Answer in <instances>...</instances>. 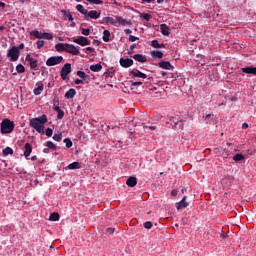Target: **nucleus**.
<instances>
[{"label":"nucleus","mask_w":256,"mask_h":256,"mask_svg":"<svg viewBox=\"0 0 256 256\" xmlns=\"http://www.w3.org/2000/svg\"><path fill=\"white\" fill-rule=\"evenodd\" d=\"M160 69H166L168 71H170V69H173V66L171 65V62L169 61H160L158 63Z\"/></svg>","instance_id":"f3484780"},{"label":"nucleus","mask_w":256,"mask_h":256,"mask_svg":"<svg viewBox=\"0 0 256 256\" xmlns=\"http://www.w3.org/2000/svg\"><path fill=\"white\" fill-rule=\"evenodd\" d=\"M155 129H157L155 126H144L145 133H149V131H155Z\"/></svg>","instance_id":"a19ab883"},{"label":"nucleus","mask_w":256,"mask_h":256,"mask_svg":"<svg viewBox=\"0 0 256 256\" xmlns=\"http://www.w3.org/2000/svg\"><path fill=\"white\" fill-rule=\"evenodd\" d=\"M132 58L135 61H138V63H147V57H145L142 54H136V55L132 56Z\"/></svg>","instance_id":"412c9836"},{"label":"nucleus","mask_w":256,"mask_h":256,"mask_svg":"<svg viewBox=\"0 0 256 256\" xmlns=\"http://www.w3.org/2000/svg\"><path fill=\"white\" fill-rule=\"evenodd\" d=\"M129 41H131V43H135V41H139V37L130 35L129 36Z\"/></svg>","instance_id":"49530a36"},{"label":"nucleus","mask_w":256,"mask_h":256,"mask_svg":"<svg viewBox=\"0 0 256 256\" xmlns=\"http://www.w3.org/2000/svg\"><path fill=\"white\" fill-rule=\"evenodd\" d=\"M54 111H56L57 113H59L61 111V108H59V106H55L54 107Z\"/></svg>","instance_id":"4d7b16f0"},{"label":"nucleus","mask_w":256,"mask_h":256,"mask_svg":"<svg viewBox=\"0 0 256 256\" xmlns=\"http://www.w3.org/2000/svg\"><path fill=\"white\" fill-rule=\"evenodd\" d=\"M84 82H85L84 80L76 79L75 80V85H83Z\"/></svg>","instance_id":"3c124183"},{"label":"nucleus","mask_w":256,"mask_h":256,"mask_svg":"<svg viewBox=\"0 0 256 256\" xmlns=\"http://www.w3.org/2000/svg\"><path fill=\"white\" fill-rule=\"evenodd\" d=\"M44 85L43 82L36 83V88H34L33 93L34 95H41L43 93Z\"/></svg>","instance_id":"dca6fc26"},{"label":"nucleus","mask_w":256,"mask_h":256,"mask_svg":"<svg viewBox=\"0 0 256 256\" xmlns=\"http://www.w3.org/2000/svg\"><path fill=\"white\" fill-rule=\"evenodd\" d=\"M211 117V114H208L204 117L205 121H207V119H209Z\"/></svg>","instance_id":"0e129e2a"},{"label":"nucleus","mask_w":256,"mask_h":256,"mask_svg":"<svg viewBox=\"0 0 256 256\" xmlns=\"http://www.w3.org/2000/svg\"><path fill=\"white\" fill-rule=\"evenodd\" d=\"M13 129H15V123L9 119H4L1 123V133H13Z\"/></svg>","instance_id":"7ed1b4c3"},{"label":"nucleus","mask_w":256,"mask_h":256,"mask_svg":"<svg viewBox=\"0 0 256 256\" xmlns=\"http://www.w3.org/2000/svg\"><path fill=\"white\" fill-rule=\"evenodd\" d=\"M31 33H39V31L33 30V31H31Z\"/></svg>","instance_id":"338daca9"},{"label":"nucleus","mask_w":256,"mask_h":256,"mask_svg":"<svg viewBox=\"0 0 256 256\" xmlns=\"http://www.w3.org/2000/svg\"><path fill=\"white\" fill-rule=\"evenodd\" d=\"M145 229H151L153 227V223L151 221H147L144 223Z\"/></svg>","instance_id":"c03bdc74"},{"label":"nucleus","mask_w":256,"mask_h":256,"mask_svg":"<svg viewBox=\"0 0 256 256\" xmlns=\"http://www.w3.org/2000/svg\"><path fill=\"white\" fill-rule=\"evenodd\" d=\"M62 15L65 19V21H73V15H71V12L67 10H62Z\"/></svg>","instance_id":"393cba45"},{"label":"nucleus","mask_w":256,"mask_h":256,"mask_svg":"<svg viewBox=\"0 0 256 256\" xmlns=\"http://www.w3.org/2000/svg\"><path fill=\"white\" fill-rule=\"evenodd\" d=\"M73 43H77V45H81V47H85L87 45H91V40L83 37V36H78L77 38H73Z\"/></svg>","instance_id":"0eeeda50"},{"label":"nucleus","mask_w":256,"mask_h":256,"mask_svg":"<svg viewBox=\"0 0 256 256\" xmlns=\"http://www.w3.org/2000/svg\"><path fill=\"white\" fill-rule=\"evenodd\" d=\"M2 155L7 157V155H13V149L11 147H6L2 150Z\"/></svg>","instance_id":"c85d7f7f"},{"label":"nucleus","mask_w":256,"mask_h":256,"mask_svg":"<svg viewBox=\"0 0 256 256\" xmlns=\"http://www.w3.org/2000/svg\"><path fill=\"white\" fill-rule=\"evenodd\" d=\"M59 63H63V56H52L46 61L47 67H53L59 65Z\"/></svg>","instance_id":"39448f33"},{"label":"nucleus","mask_w":256,"mask_h":256,"mask_svg":"<svg viewBox=\"0 0 256 256\" xmlns=\"http://www.w3.org/2000/svg\"><path fill=\"white\" fill-rule=\"evenodd\" d=\"M68 169H81V164L79 162H73L68 165Z\"/></svg>","instance_id":"7c9ffc66"},{"label":"nucleus","mask_w":256,"mask_h":256,"mask_svg":"<svg viewBox=\"0 0 256 256\" xmlns=\"http://www.w3.org/2000/svg\"><path fill=\"white\" fill-rule=\"evenodd\" d=\"M153 1H155V0H143L142 4H144V3H153Z\"/></svg>","instance_id":"13d9d810"},{"label":"nucleus","mask_w":256,"mask_h":256,"mask_svg":"<svg viewBox=\"0 0 256 256\" xmlns=\"http://www.w3.org/2000/svg\"><path fill=\"white\" fill-rule=\"evenodd\" d=\"M36 45H37V49H41L42 47H44L45 41H43V40H38V41L36 42Z\"/></svg>","instance_id":"37998d69"},{"label":"nucleus","mask_w":256,"mask_h":256,"mask_svg":"<svg viewBox=\"0 0 256 256\" xmlns=\"http://www.w3.org/2000/svg\"><path fill=\"white\" fill-rule=\"evenodd\" d=\"M31 153H33V147L31 146L30 143H26L24 145V157L26 159H29V157L31 156Z\"/></svg>","instance_id":"4468645a"},{"label":"nucleus","mask_w":256,"mask_h":256,"mask_svg":"<svg viewBox=\"0 0 256 256\" xmlns=\"http://www.w3.org/2000/svg\"><path fill=\"white\" fill-rule=\"evenodd\" d=\"M129 75L132 76L134 79H147V74L137 70V69H133L129 72Z\"/></svg>","instance_id":"1a4fd4ad"},{"label":"nucleus","mask_w":256,"mask_h":256,"mask_svg":"<svg viewBox=\"0 0 256 256\" xmlns=\"http://www.w3.org/2000/svg\"><path fill=\"white\" fill-rule=\"evenodd\" d=\"M102 23L114 25L115 27H129V25H131V21L125 20L121 17H104L102 18Z\"/></svg>","instance_id":"f03ea898"},{"label":"nucleus","mask_w":256,"mask_h":256,"mask_svg":"<svg viewBox=\"0 0 256 256\" xmlns=\"http://www.w3.org/2000/svg\"><path fill=\"white\" fill-rule=\"evenodd\" d=\"M163 1H165V0H157L158 5H161V3H163Z\"/></svg>","instance_id":"69168bd1"},{"label":"nucleus","mask_w":256,"mask_h":256,"mask_svg":"<svg viewBox=\"0 0 256 256\" xmlns=\"http://www.w3.org/2000/svg\"><path fill=\"white\" fill-rule=\"evenodd\" d=\"M55 49H56V51H58V53H62V51H64L66 53L67 43H58L55 45Z\"/></svg>","instance_id":"aec40b11"},{"label":"nucleus","mask_w":256,"mask_h":256,"mask_svg":"<svg viewBox=\"0 0 256 256\" xmlns=\"http://www.w3.org/2000/svg\"><path fill=\"white\" fill-rule=\"evenodd\" d=\"M242 73H246L247 75H256V67L248 66L241 69Z\"/></svg>","instance_id":"2eb2a0df"},{"label":"nucleus","mask_w":256,"mask_h":256,"mask_svg":"<svg viewBox=\"0 0 256 256\" xmlns=\"http://www.w3.org/2000/svg\"><path fill=\"white\" fill-rule=\"evenodd\" d=\"M103 41H105V43L111 41V33H104Z\"/></svg>","instance_id":"79ce46f5"},{"label":"nucleus","mask_w":256,"mask_h":256,"mask_svg":"<svg viewBox=\"0 0 256 256\" xmlns=\"http://www.w3.org/2000/svg\"><path fill=\"white\" fill-rule=\"evenodd\" d=\"M75 95H77V91L74 88L69 89L65 93L66 99H73L75 97Z\"/></svg>","instance_id":"4be33fe9"},{"label":"nucleus","mask_w":256,"mask_h":256,"mask_svg":"<svg viewBox=\"0 0 256 256\" xmlns=\"http://www.w3.org/2000/svg\"><path fill=\"white\" fill-rule=\"evenodd\" d=\"M249 128V124H247V122L242 124V129H248Z\"/></svg>","instance_id":"5fc2aeb1"},{"label":"nucleus","mask_w":256,"mask_h":256,"mask_svg":"<svg viewBox=\"0 0 256 256\" xmlns=\"http://www.w3.org/2000/svg\"><path fill=\"white\" fill-rule=\"evenodd\" d=\"M76 10L81 13L82 15H84V17H86L87 13H88V9H85V7L81 4L76 5Z\"/></svg>","instance_id":"b1692460"},{"label":"nucleus","mask_w":256,"mask_h":256,"mask_svg":"<svg viewBox=\"0 0 256 256\" xmlns=\"http://www.w3.org/2000/svg\"><path fill=\"white\" fill-rule=\"evenodd\" d=\"M126 185L129 187H135L137 185V178L130 176L126 181Z\"/></svg>","instance_id":"5701e85b"},{"label":"nucleus","mask_w":256,"mask_h":256,"mask_svg":"<svg viewBox=\"0 0 256 256\" xmlns=\"http://www.w3.org/2000/svg\"><path fill=\"white\" fill-rule=\"evenodd\" d=\"M33 35L36 39H47L48 41L53 39V34L51 33H34Z\"/></svg>","instance_id":"ddd939ff"},{"label":"nucleus","mask_w":256,"mask_h":256,"mask_svg":"<svg viewBox=\"0 0 256 256\" xmlns=\"http://www.w3.org/2000/svg\"><path fill=\"white\" fill-rule=\"evenodd\" d=\"M90 5H102L103 1L101 0H86Z\"/></svg>","instance_id":"e433bc0d"},{"label":"nucleus","mask_w":256,"mask_h":256,"mask_svg":"<svg viewBox=\"0 0 256 256\" xmlns=\"http://www.w3.org/2000/svg\"><path fill=\"white\" fill-rule=\"evenodd\" d=\"M160 30H161V33H169V26H167V24H161Z\"/></svg>","instance_id":"72a5a7b5"},{"label":"nucleus","mask_w":256,"mask_h":256,"mask_svg":"<svg viewBox=\"0 0 256 256\" xmlns=\"http://www.w3.org/2000/svg\"><path fill=\"white\" fill-rule=\"evenodd\" d=\"M171 195H172L173 197L177 196V190H172Z\"/></svg>","instance_id":"bf43d9fd"},{"label":"nucleus","mask_w":256,"mask_h":256,"mask_svg":"<svg viewBox=\"0 0 256 256\" xmlns=\"http://www.w3.org/2000/svg\"><path fill=\"white\" fill-rule=\"evenodd\" d=\"M151 45H152V47H154V49H161V48H165V44H160L159 43V41H157V40H153L152 42H151Z\"/></svg>","instance_id":"cd10ccee"},{"label":"nucleus","mask_w":256,"mask_h":256,"mask_svg":"<svg viewBox=\"0 0 256 256\" xmlns=\"http://www.w3.org/2000/svg\"><path fill=\"white\" fill-rule=\"evenodd\" d=\"M151 55L155 59H163V52H161V51H152Z\"/></svg>","instance_id":"c756f323"},{"label":"nucleus","mask_w":256,"mask_h":256,"mask_svg":"<svg viewBox=\"0 0 256 256\" xmlns=\"http://www.w3.org/2000/svg\"><path fill=\"white\" fill-rule=\"evenodd\" d=\"M26 61L30 63L31 69H37V60L33 59L30 54L26 55Z\"/></svg>","instance_id":"a211bd4d"},{"label":"nucleus","mask_w":256,"mask_h":256,"mask_svg":"<svg viewBox=\"0 0 256 256\" xmlns=\"http://www.w3.org/2000/svg\"><path fill=\"white\" fill-rule=\"evenodd\" d=\"M45 133L46 137H51L53 135V129L47 128Z\"/></svg>","instance_id":"a18cd8bd"},{"label":"nucleus","mask_w":256,"mask_h":256,"mask_svg":"<svg viewBox=\"0 0 256 256\" xmlns=\"http://www.w3.org/2000/svg\"><path fill=\"white\" fill-rule=\"evenodd\" d=\"M53 139H54V141H57L59 143V142H61V139H63V134H61V133L54 134Z\"/></svg>","instance_id":"58836bf2"},{"label":"nucleus","mask_w":256,"mask_h":256,"mask_svg":"<svg viewBox=\"0 0 256 256\" xmlns=\"http://www.w3.org/2000/svg\"><path fill=\"white\" fill-rule=\"evenodd\" d=\"M186 200L187 196H184L180 202L176 203V208L178 211L181 209H186V207H189V203Z\"/></svg>","instance_id":"f8f14e48"},{"label":"nucleus","mask_w":256,"mask_h":256,"mask_svg":"<svg viewBox=\"0 0 256 256\" xmlns=\"http://www.w3.org/2000/svg\"><path fill=\"white\" fill-rule=\"evenodd\" d=\"M141 19H144V21H149L151 19V14L149 13H142L140 15Z\"/></svg>","instance_id":"4c0bfd02"},{"label":"nucleus","mask_w":256,"mask_h":256,"mask_svg":"<svg viewBox=\"0 0 256 256\" xmlns=\"http://www.w3.org/2000/svg\"><path fill=\"white\" fill-rule=\"evenodd\" d=\"M46 146H47L48 149H53L54 151L57 149V146L52 141H47Z\"/></svg>","instance_id":"ea45409f"},{"label":"nucleus","mask_w":256,"mask_h":256,"mask_svg":"<svg viewBox=\"0 0 256 256\" xmlns=\"http://www.w3.org/2000/svg\"><path fill=\"white\" fill-rule=\"evenodd\" d=\"M141 85H143V82L138 81V82H133V83L131 84V87H132V89H133L134 87H139V86H141Z\"/></svg>","instance_id":"de8ad7c7"},{"label":"nucleus","mask_w":256,"mask_h":256,"mask_svg":"<svg viewBox=\"0 0 256 256\" xmlns=\"http://www.w3.org/2000/svg\"><path fill=\"white\" fill-rule=\"evenodd\" d=\"M85 51H89V53H95V48L87 47V48H85Z\"/></svg>","instance_id":"603ef678"},{"label":"nucleus","mask_w":256,"mask_h":256,"mask_svg":"<svg viewBox=\"0 0 256 256\" xmlns=\"http://www.w3.org/2000/svg\"><path fill=\"white\" fill-rule=\"evenodd\" d=\"M18 51H20V49H25V44H20L18 47H17Z\"/></svg>","instance_id":"6e6d98bb"},{"label":"nucleus","mask_w":256,"mask_h":256,"mask_svg":"<svg viewBox=\"0 0 256 256\" xmlns=\"http://www.w3.org/2000/svg\"><path fill=\"white\" fill-rule=\"evenodd\" d=\"M31 161H37V156H32Z\"/></svg>","instance_id":"e2e57ef3"},{"label":"nucleus","mask_w":256,"mask_h":256,"mask_svg":"<svg viewBox=\"0 0 256 256\" xmlns=\"http://www.w3.org/2000/svg\"><path fill=\"white\" fill-rule=\"evenodd\" d=\"M106 233H108V235H113V233H115V228H107Z\"/></svg>","instance_id":"8fccbe9b"},{"label":"nucleus","mask_w":256,"mask_h":256,"mask_svg":"<svg viewBox=\"0 0 256 256\" xmlns=\"http://www.w3.org/2000/svg\"><path fill=\"white\" fill-rule=\"evenodd\" d=\"M101 17V12H97V10H90L86 13L85 19L89 21V19H99Z\"/></svg>","instance_id":"9d476101"},{"label":"nucleus","mask_w":256,"mask_h":256,"mask_svg":"<svg viewBox=\"0 0 256 256\" xmlns=\"http://www.w3.org/2000/svg\"><path fill=\"white\" fill-rule=\"evenodd\" d=\"M20 53L21 52L19 51V48L13 46L8 50L7 57L10 59V61H17L19 59Z\"/></svg>","instance_id":"20e7f679"},{"label":"nucleus","mask_w":256,"mask_h":256,"mask_svg":"<svg viewBox=\"0 0 256 256\" xmlns=\"http://www.w3.org/2000/svg\"><path fill=\"white\" fill-rule=\"evenodd\" d=\"M63 117H65V112H63V110H60V111L58 112L57 118H58V119H63Z\"/></svg>","instance_id":"09e8293b"},{"label":"nucleus","mask_w":256,"mask_h":256,"mask_svg":"<svg viewBox=\"0 0 256 256\" xmlns=\"http://www.w3.org/2000/svg\"><path fill=\"white\" fill-rule=\"evenodd\" d=\"M126 33H131V30L127 29L125 30Z\"/></svg>","instance_id":"774afa93"},{"label":"nucleus","mask_w":256,"mask_h":256,"mask_svg":"<svg viewBox=\"0 0 256 256\" xmlns=\"http://www.w3.org/2000/svg\"><path fill=\"white\" fill-rule=\"evenodd\" d=\"M47 115L43 114L41 117L38 118H32L30 120V127L35 129L37 133H40V135L45 134V123H47Z\"/></svg>","instance_id":"f257e3e1"},{"label":"nucleus","mask_w":256,"mask_h":256,"mask_svg":"<svg viewBox=\"0 0 256 256\" xmlns=\"http://www.w3.org/2000/svg\"><path fill=\"white\" fill-rule=\"evenodd\" d=\"M70 73H71V64L70 63L64 64V66L60 71V77L62 81H67V75H69Z\"/></svg>","instance_id":"423d86ee"},{"label":"nucleus","mask_w":256,"mask_h":256,"mask_svg":"<svg viewBox=\"0 0 256 256\" xmlns=\"http://www.w3.org/2000/svg\"><path fill=\"white\" fill-rule=\"evenodd\" d=\"M120 65L124 69H129V67H132V65H133V59H131V58H121L120 59Z\"/></svg>","instance_id":"9b49d317"},{"label":"nucleus","mask_w":256,"mask_h":256,"mask_svg":"<svg viewBox=\"0 0 256 256\" xmlns=\"http://www.w3.org/2000/svg\"><path fill=\"white\" fill-rule=\"evenodd\" d=\"M66 53H69L70 55H79L81 51L75 45L67 43Z\"/></svg>","instance_id":"6e6552de"},{"label":"nucleus","mask_w":256,"mask_h":256,"mask_svg":"<svg viewBox=\"0 0 256 256\" xmlns=\"http://www.w3.org/2000/svg\"><path fill=\"white\" fill-rule=\"evenodd\" d=\"M49 220L50 221H59V213H57V212L51 213Z\"/></svg>","instance_id":"473e14b6"},{"label":"nucleus","mask_w":256,"mask_h":256,"mask_svg":"<svg viewBox=\"0 0 256 256\" xmlns=\"http://www.w3.org/2000/svg\"><path fill=\"white\" fill-rule=\"evenodd\" d=\"M233 161H235V163H240V161H245V155H243V154H236L233 157Z\"/></svg>","instance_id":"bb28decb"},{"label":"nucleus","mask_w":256,"mask_h":256,"mask_svg":"<svg viewBox=\"0 0 256 256\" xmlns=\"http://www.w3.org/2000/svg\"><path fill=\"white\" fill-rule=\"evenodd\" d=\"M135 47H137V44H132L131 46H130V50H129V55H131V53H133V49H135Z\"/></svg>","instance_id":"864d4df0"},{"label":"nucleus","mask_w":256,"mask_h":256,"mask_svg":"<svg viewBox=\"0 0 256 256\" xmlns=\"http://www.w3.org/2000/svg\"><path fill=\"white\" fill-rule=\"evenodd\" d=\"M103 69V66L101 64H93L90 66V71H93V73H99Z\"/></svg>","instance_id":"a878e982"},{"label":"nucleus","mask_w":256,"mask_h":256,"mask_svg":"<svg viewBox=\"0 0 256 256\" xmlns=\"http://www.w3.org/2000/svg\"><path fill=\"white\" fill-rule=\"evenodd\" d=\"M0 9H5V3L0 1Z\"/></svg>","instance_id":"052dcab7"},{"label":"nucleus","mask_w":256,"mask_h":256,"mask_svg":"<svg viewBox=\"0 0 256 256\" xmlns=\"http://www.w3.org/2000/svg\"><path fill=\"white\" fill-rule=\"evenodd\" d=\"M173 123L175 124L176 129H182L183 128V122L179 121V119L174 118Z\"/></svg>","instance_id":"2f4dec72"},{"label":"nucleus","mask_w":256,"mask_h":256,"mask_svg":"<svg viewBox=\"0 0 256 256\" xmlns=\"http://www.w3.org/2000/svg\"><path fill=\"white\" fill-rule=\"evenodd\" d=\"M16 71L17 73H25V66H23L22 64H18L16 66Z\"/></svg>","instance_id":"c9c22d12"},{"label":"nucleus","mask_w":256,"mask_h":256,"mask_svg":"<svg viewBox=\"0 0 256 256\" xmlns=\"http://www.w3.org/2000/svg\"><path fill=\"white\" fill-rule=\"evenodd\" d=\"M64 143L66 144L67 149H71V147H73V142L69 138H65Z\"/></svg>","instance_id":"f704fd0d"},{"label":"nucleus","mask_w":256,"mask_h":256,"mask_svg":"<svg viewBox=\"0 0 256 256\" xmlns=\"http://www.w3.org/2000/svg\"><path fill=\"white\" fill-rule=\"evenodd\" d=\"M77 76L80 77L85 83H89L91 81V77L85 74L83 71H77Z\"/></svg>","instance_id":"6ab92c4d"},{"label":"nucleus","mask_w":256,"mask_h":256,"mask_svg":"<svg viewBox=\"0 0 256 256\" xmlns=\"http://www.w3.org/2000/svg\"><path fill=\"white\" fill-rule=\"evenodd\" d=\"M43 153H49V148H44Z\"/></svg>","instance_id":"680f3d73"}]
</instances>
